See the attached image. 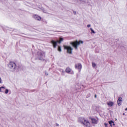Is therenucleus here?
Masks as SVG:
<instances>
[{
  "label": "nucleus",
  "mask_w": 127,
  "mask_h": 127,
  "mask_svg": "<svg viewBox=\"0 0 127 127\" xmlns=\"http://www.w3.org/2000/svg\"><path fill=\"white\" fill-rule=\"evenodd\" d=\"M73 12H74V14H76V12L75 11H74Z\"/></svg>",
  "instance_id": "obj_26"
},
{
  "label": "nucleus",
  "mask_w": 127,
  "mask_h": 127,
  "mask_svg": "<svg viewBox=\"0 0 127 127\" xmlns=\"http://www.w3.org/2000/svg\"><path fill=\"white\" fill-rule=\"evenodd\" d=\"M56 125H57V127H59V124H57Z\"/></svg>",
  "instance_id": "obj_24"
},
{
  "label": "nucleus",
  "mask_w": 127,
  "mask_h": 127,
  "mask_svg": "<svg viewBox=\"0 0 127 127\" xmlns=\"http://www.w3.org/2000/svg\"><path fill=\"white\" fill-rule=\"evenodd\" d=\"M122 102H123V98L119 97L117 101L118 106H121L122 105Z\"/></svg>",
  "instance_id": "obj_9"
},
{
  "label": "nucleus",
  "mask_w": 127,
  "mask_h": 127,
  "mask_svg": "<svg viewBox=\"0 0 127 127\" xmlns=\"http://www.w3.org/2000/svg\"><path fill=\"white\" fill-rule=\"evenodd\" d=\"M90 120L92 122V124H94V125H97L98 123V120H97L95 118H91Z\"/></svg>",
  "instance_id": "obj_10"
},
{
  "label": "nucleus",
  "mask_w": 127,
  "mask_h": 127,
  "mask_svg": "<svg viewBox=\"0 0 127 127\" xmlns=\"http://www.w3.org/2000/svg\"><path fill=\"white\" fill-rule=\"evenodd\" d=\"M65 72H66V73H70V72H71V68H70V67H67L65 69Z\"/></svg>",
  "instance_id": "obj_13"
},
{
  "label": "nucleus",
  "mask_w": 127,
  "mask_h": 127,
  "mask_svg": "<svg viewBox=\"0 0 127 127\" xmlns=\"http://www.w3.org/2000/svg\"><path fill=\"white\" fill-rule=\"evenodd\" d=\"M90 30L91 31V33L95 34V31H94V30H93V29L92 28H90Z\"/></svg>",
  "instance_id": "obj_15"
},
{
  "label": "nucleus",
  "mask_w": 127,
  "mask_h": 127,
  "mask_svg": "<svg viewBox=\"0 0 127 127\" xmlns=\"http://www.w3.org/2000/svg\"><path fill=\"white\" fill-rule=\"evenodd\" d=\"M83 43H84V42L82 41H79L78 42L77 40L75 41V42H70V44H71L73 47H74L75 49H78V46H79L80 44H83Z\"/></svg>",
  "instance_id": "obj_2"
},
{
  "label": "nucleus",
  "mask_w": 127,
  "mask_h": 127,
  "mask_svg": "<svg viewBox=\"0 0 127 127\" xmlns=\"http://www.w3.org/2000/svg\"><path fill=\"white\" fill-rule=\"evenodd\" d=\"M78 123L81 124V125H82L84 127H91V124L90 122L84 118L80 117L78 118Z\"/></svg>",
  "instance_id": "obj_1"
},
{
  "label": "nucleus",
  "mask_w": 127,
  "mask_h": 127,
  "mask_svg": "<svg viewBox=\"0 0 127 127\" xmlns=\"http://www.w3.org/2000/svg\"><path fill=\"white\" fill-rule=\"evenodd\" d=\"M0 84H1V78L0 77Z\"/></svg>",
  "instance_id": "obj_21"
},
{
  "label": "nucleus",
  "mask_w": 127,
  "mask_h": 127,
  "mask_svg": "<svg viewBox=\"0 0 127 127\" xmlns=\"http://www.w3.org/2000/svg\"><path fill=\"white\" fill-rule=\"evenodd\" d=\"M92 67H93L94 68L96 67V64H95V63H92Z\"/></svg>",
  "instance_id": "obj_16"
},
{
  "label": "nucleus",
  "mask_w": 127,
  "mask_h": 127,
  "mask_svg": "<svg viewBox=\"0 0 127 127\" xmlns=\"http://www.w3.org/2000/svg\"><path fill=\"white\" fill-rule=\"evenodd\" d=\"M95 98H97V95H95Z\"/></svg>",
  "instance_id": "obj_27"
},
{
  "label": "nucleus",
  "mask_w": 127,
  "mask_h": 127,
  "mask_svg": "<svg viewBox=\"0 0 127 127\" xmlns=\"http://www.w3.org/2000/svg\"><path fill=\"white\" fill-rule=\"evenodd\" d=\"M108 105L109 106V107H113V106H114V102H109L108 103Z\"/></svg>",
  "instance_id": "obj_11"
},
{
  "label": "nucleus",
  "mask_w": 127,
  "mask_h": 127,
  "mask_svg": "<svg viewBox=\"0 0 127 127\" xmlns=\"http://www.w3.org/2000/svg\"><path fill=\"white\" fill-rule=\"evenodd\" d=\"M5 94H8V89H6L5 90Z\"/></svg>",
  "instance_id": "obj_17"
},
{
  "label": "nucleus",
  "mask_w": 127,
  "mask_h": 127,
  "mask_svg": "<svg viewBox=\"0 0 127 127\" xmlns=\"http://www.w3.org/2000/svg\"><path fill=\"white\" fill-rule=\"evenodd\" d=\"M64 70H62V73H63V74H64Z\"/></svg>",
  "instance_id": "obj_23"
},
{
  "label": "nucleus",
  "mask_w": 127,
  "mask_h": 127,
  "mask_svg": "<svg viewBox=\"0 0 127 127\" xmlns=\"http://www.w3.org/2000/svg\"><path fill=\"white\" fill-rule=\"evenodd\" d=\"M87 27H91V25L90 24L87 25Z\"/></svg>",
  "instance_id": "obj_20"
},
{
  "label": "nucleus",
  "mask_w": 127,
  "mask_h": 127,
  "mask_svg": "<svg viewBox=\"0 0 127 127\" xmlns=\"http://www.w3.org/2000/svg\"><path fill=\"white\" fill-rule=\"evenodd\" d=\"M1 89H5V88L4 86L0 87Z\"/></svg>",
  "instance_id": "obj_19"
},
{
  "label": "nucleus",
  "mask_w": 127,
  "mask_h": 127,
  "mask_svg": "<svg viewBox=\"0 0 127 127\" xmlns=\"http://www.w3.org/2000/svg\"><path fill=\"white\" fill-rule=\"evenodd\" d=\"M0 92H2V90H1V88L0 87Z\"/></svg>",
  "instance_id": "obj_22"
},
{
  "label": "nucleus",
  "mask_w": 127,
  "mask_h": 127,
  "mask_svg": "<svg viewBox=\"0 0 127 127\" xmlns=\"http://www.w3.org/2000/svg\"><path fill=\"white\" fill-rule=\"evenodd\" d=\"M64 39L63 38H60V41H55L54 40L51 41V44H53L54 48H56V46H57V43H61L62 41H63Z\"/></svg>",
  "instance_id": "obj_5"
},
{
  "label": "nucleus",
  "mask_w": 127,
  "mask_h": 127,
  "mask_svg": "<svg viewBox=\"0 0 127 127\" xmlns=\"http://www.w3.org/2000/svg\"><path fill=\"white\" fill-rule=\"evenodd\" d=\"M75 69H77L79 72H81V69H82V64H75Z\"/></svg>",
  "instance_id": "obj_7"
},
{
  "label": "nucleus",
  "mask_w": 127,
  "mask_h": 127,
  "mask_svg": "<svg viewBox=\"0 0 127 127\" xmlns=\"http://www.w3.org/2000/svg\"><path fill=\"white\" fill-rule=\"evenodd\" d=\"M98 48H96V50H95V52L96 53H99V51H98Z\"/></svg>",
  "instance_id": "obj_18"
},
{
  "label": "nucleus",
  "mask_w": 127,
  "mask_h": 127,
  "mask_svg": "<svg viewBox=\"0 0 127 127\" xmlns=\"http://www.w3.org/2000/svg\"><path fill=\"white\" fill-rule=\"evenodd\" d=\"M109 125H110L111 127H113V126H115V123H114V121H109Z\"/></svg>",
  "instance_id": "obj_12"
},
{
  "label": "nucleus",
  "mask_w": 127,
  "mask_h": 127,
  "mask_svg": "<svg viewBox=\"0 0 127 127\" xmlns=\"http://www.w3.org/2000/svg\"><path fill=\"white\" fill-rule=\"evenodd\" d=\"M38 58L39 60H43V59L45 57V53L42 51H39L38 52Z\"/></svg>",
  "instance_id": "obj_4"
},
{
  "label": "nucleus",
  "mask_w": 127,
  "mask_h": 127,
  "mask_svg": "<svg viewBox=\"0 0 127 127\" xmlns=\"http://www.w3.org/2000/svg\"><path fill=\"white\" fill-rule=\"evenodd\" d=\"M125 111H127V108H126V109H125Z\"/></svg>",
  "instance_id": "obj_28"
},
{
  "label": "nucleus",
  "mask_w": 127,
  "mask_h": 127,
  "mask_svg": "<svg viewBox=\"0 0 127 127\" xmlns=\"http://www.w3.org/2000/svg\"><path fill=\"white\" fill-rule=\"evenodd\" d=\"M79 1H82V0H78V1L77 2H79Z\"/></svg>",
  "instance_id": "obj_25"
},
{
  "label": "nucleus",
  "mask_w": 127,
  "mask_h": 127,
  "mask_svg": "<svg viewBox=\"0 0 127 127\" xmlns=\"http://www.w3.org/2000/svg\"><path fill=\"white\" fill-rule=\"evenodd\" d=\"M7 66L8 68H9L10 70L15 71V69L16 68V64H15V63L13 62H10L7 64Z\"/></svg>",
  "instance_id": "obj_3"
},
{
  "label": "nucleus",
  "mask_w": 127,
  "mask_h": 127,
  "mask_svg": "<svg viewBox=\"0 0 127 127\" xmlns=\"http://www.w3.org/2000/svg\"><path fill=\"white\" fill-rule=\"evenodd\" d=\"M64 47L67 51V53L72 54V50H73V48H72L71 47L66 46L65 45L64 46Z\"/></svg>",
  "instance_id": "obj_6"
},
{
  "label": "nucleus",
  "mask_w": 127,
  "mask_h": 127,
  "mask_svg": "<svg viewBox=\"0 0 127 127\" xmlns=\"http://www.w3.org/2000/svg\"><path fill=\"white\" fill-rule=\"evenodd\" d=\"M58 51H59L60 52H61V51H62L61 47L59 46V47H58Z\"/></svg>",
  "instance_id": "obj_14"
},
{
  "label": "nucleus",
  "mask_w": 127,
  "mask_h": 127,
  "mask_svg": "<svg viewBox=\"0 0 127 127\" xmlns=\"http://www.w3.org/2000/svg\"><path fill=\"white\" fill-rule=\"evenodd\" d=\"M125 113H123V116H125Z\"/></svg>",
  "instance_id": "obj_29"
},
{
  "label": "nucleus",
  "mask_w": 127,
  "mask_h": 127,
  "mask_svg": "<svg viewBox=\"0 0 127 127\" xmlns=\"http://www.w3.org/2000/svg\"><path fill=\"white\" fill-rule=\"evenodd\" d=\"M33 17L36 20H39V21L41 20V17L37 15H33Z\"/></svg>",
  "instance_id": "obj_8"
}]
</instances>
